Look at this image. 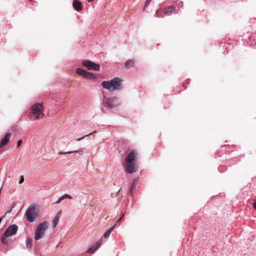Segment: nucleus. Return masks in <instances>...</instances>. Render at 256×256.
<instances>
[{
	"instance_id": "17",
	"label": "nucleus",
	"mask_w": 256,
	"mask_h": 256,
	"mask_svg": "<svg viewBox=\"0 0 256 256\" xmlns=\"http://www.w3.org/2000/svg\"><path fill=\"white\" fill-rule=\"evenodd\" d=\"M32 238H28L26 240V245L27 248L28 249H30L32 247Z\"/></svg>"
},
{
	"instance_id": "31",
	"label": "nucleus",
	"mask_w": 256,
	"mask_h": 256,
	"mask_svg": "<svg viewBox=\"0 0 256 256\" xmlns=\"http://www.w3.org/2000/svg\"><path fill=\"white\" fill-rule=\"evenodd\" d=\"M156 14L157 15L158 17H160V14H158V12H156Z\"/></svg>"
},
{
	"instance_id": "6",
	"label": "nucleus",
	"mask_w": 256,
	"mask_h": 256,
	"mask_svg": "<svg viewBox=\"0 0 256 256\" xmlns=\"http://www.w3.org/2000/svg\"><path fill=\"white\" fill-rule=\"evenodd\" d=\"M26 214L28 220L30 222H33L38 216L36 206L34 205L30 206L28 208Z\"/></svg>"
},
{
	"instance_id": "10",
	"label": "nucleus",
	"mask_w": 256,
	"mask_h": 256,
	"mask_svg": "<svg viewBox=\"0 0 256 256\" xmlns=\"http://www.w3.org/2000/svg\"><path fill=\"white\" fill-rule=\"evenodd\" d=\"M10 133H7L4 137L2 140L0 142V148L4 146L9 142L10 138Z\"/></svg>"
},
{
	"instance_id": "14",
	"label": "nucleus",
	"mask_w": 256,
	"mask_h": 256,
	"mask_svg": "<svg viewBox=\"0 0 256 256\" xmlns=\"http://www.w3.org/2000/svg\"><path fill=\"white\" fill-rule=\"evenodd\" d=\"M138 179L136 178H135L134 179L132 184L130 186V194L131 196H132V190L135 188L136 185V183L138 182Z\"/></svg>"
},
{
	"instance_id": "19",
	"label": "nucleus",
	"mask_w": 256,
	"mask_h": 256,
	"mask_svg": "<svg viewBox=\"0 0 256 256\" xmlns=\"http://www.w3.org/2000/svg\"><path fill=\"white\" fill-rule=\"evenodd\" d=\"M96 132V131H94L93 132H90V133L89 134H88L84 135V136H83L82 138H78V139L76 140H77V141H80V140H82L83 138H84L85 137L88 136H89L92 135V134H94V132Z\"/></svg>"
},
{
	"instance_id": "5",
	"label": "nucleus",
	"mask_w": 256,
	"mask_h": 256,
	"mask_svg": "<svg viewBox=\"0 0 256 256\" xmlns=\"http://www.w3.org/2000/svg\"><path fill=\"white\" fill-rule=\"evenodd\" d=\"M48 227L46 222H42L39 224L36 228L34 238L35 240H38L42 238L45 234V231Z\"/></svg>"
},
{
	"instance_id": "22",
	"label": "nucleus",
	"mask_w": 256,
	"mask_h": 256,
	"mask_svg": "<svg viewBox=\"0 0 256 256\" xmlns=\"http://www.w3.org/2000/svg\"><path fill=\"white\" fill-rule=\"evenodd\" d=\"M152 0H146L145 4H144V6L143 8V11H144L145 10V9L148 6L149 4L150 3V1Z\"/></svg>"
},
{
	"instance_id": "9",
	"label": "nucleus",
	"mask_w": 256,
	"mask_h": 256,
	"mask_svg": "<svg viewBox=\"0 0 256 256\" xmlns=\"http://www.w3.org/2000/svg\"><path fill=\"white\" fill-rule=\"evenodd\" d=\"M116 100L117 98H108L106 102V104L108 108L112 109L120 105L119 104L116 102Z\"/></svg>"
},
{
	"instance_id": "12",
	"label": "nucleus",
	"mask_w": 256,
	"mask_h": 256,
	"mask_svg": "<svg viewBox=\"0 0 256 256\" xmlns=\"http://www.w3.org/2000/svg\"><path fill=\"white\" fill-rule=\"evenodd\" d=\"M72 6L74 9L78 12L82 10V3L80 0H74Z\"/></svg>"
},
{
	"instance_id": "23",
	"label": "nucleus",
	"mask_w": 256,
	"mask_h": 256,
	"mask_svg": "<svg viewBox=\"0 0 256 256\" xmlns=\"http://www.w3.org/2000/svg\"><path fill=\"white\" fill-rule=\"evenodd\" d=\"M64 198L72 199V197L68 194H65L64 195L61 196V199H64Z\"/></svg>"
},
{
	"instance_id": "2",
	"label": "nucleus",
	"mask_w": 256,
	"mask_h": 256,
	"mask_svg": "<svg viewBox=\"0 0 256 256\" xmlns=\"http://www.w3.org/2000/svg\"><path fill=\"white\" fill-rule=\"evenodd\" d=\"M122 81L119 78H115L110 80L103 81L101 84L104 88L112 92L122 89Z\"/></svg>"
},
{
	"instance_id": "32",
	"label": "nucleus",
	"mask_w": 256,
	"mask_h": 256,
	"mask_svg": "<svg viewBox=\"0 0 256 256\" xmlns=\"http://www.w3.org/2000/svg\"><path fill=\"white\" fill-rule=\"evenodd\" d=\"M88 2H93L94 0H87Z\"/></svg>"
},
{
	"instance_id": "8",
	"label": "nucleus",
	"mask_w": 256,
	"mask_h": 256,
	"mask_svg": "<svg viewBox=\"0 0 256 256\" xmlns=\"http://www.w3.org/2000/svg\"><path fill=\"white\" fill-rule=\"evenodd\" d=\"M76 72L78 75L81 76L84 78L87 79L94 80L96 78V76L94 74L84 70L82 68H77L76 70Z\"/></svg>"
},
{
	"instance_id": "21",
	"label": "nucleus",
	"mask_w": 256,
	"mask_h": 256,
	"mask_svg": "<svg viewBox=\"0 0 256 256\" xmlns=\"http://www.w3.org/2000/svg\"><path fill=\"white\" fill-rule=\"evenodd\" d=\"M72 153H78L80 155H82L84 154V151L82 150H74L71 151Z\"/></svg>"
},
{
	"instance_id": "26",
	"label": "nucleus",
	"mask_w": 256,
	"mask_h": 256,
	"mask_svg": "<svg viewBox=\"0 0 256 256\" xmlns=\"http://www.w3.org/2000/svg\"><path fill=\"white\" fill-rule=\"evenodd\" d=\"M22 142V140H18V142H17V147L18 148L21 145Z\"/></svg>"
},
{
	"instance_id": "15",
	"label": "nucleus",
	"mask_w": 256,
	"mask_h": 256,
	"mask_svg": "<svg viewBox=\"0 0 256 256\" xmlns=\"http://www.w3.org/2000/svg\"><path fill=\"white\" fill-rule=\"evenodd\" d=\"M116 226V224H114L110 228L106 230V232L104 233V236L105 238H106L109 236L110 232L113 230Z\"/></svg>"
},
{
	"instance_id": "25",
	"label": "nucleus",
	"mask_w": 256,
	"mask_h": 256,
	"mask_svg": "<svg viewBox=\"0 0 256 256\" xmlns=\"http://www.w3.org/2000/svg\"><path fill=\"white\" fill-rule=\"evenodd\" d=\"M24 181V178L23 176H20V180L19 181V184H22Z\"/></svg>"
},
{
	"instance_id": "20",
	"label": "nucleus",
	"mask_w": 256,
	"mask_h": 256,
	"mask_svg": "<svg viewBox=\"0 0 256 256\" xmlns=\"http://www.w3.org/2000/svg\"><path fill=\"white\" fill-rule=\"evenodd\" d=\"M14 204H13L10 208L6 212H5V214H4V216L6 214H10L11 212L12 208L14 207Z\"/></svg>"
},
{
	"instance_id": "7",
	"label": "nucleus",
	"mask_w": 256,
	"mask_h": 256,
	"mask_svg": "<svg viewBox=\"0 0 256 256\" xmlns=\"http://www.w3.org/2000/svg\"><path fill=\"white\" fill-rule=\"evenodd\" d=\"M82 64L88 70L98 71L100 70V65L92 62L90 60H84Z\"/></svg>"
},
{
	"instance_id": "24",
	"label": "nucleus",
	"mask_w": 256,
	"mask_h": 256,
	"mask_svg": "<svg viewBox=\"0 0 256 256\" xmlns=\"http://www.w3.org/2000/svg\"><path fill=\"white\" fill-rule=\"evenodd\" d=\"M72 154L71 151L68 152H58V154Z\"/></svg>"
},
{
	"instance_id": "27",
	"label": "nucleus",
	"mask_w": 256,
	"mask_h": 256,
	"mask_svg": "<svg viewBox=\"0 0 256 256\" xmlns=\"http://www.w3.org/2000/svg\"><path fill=\"white\" fill-rule=\"evenodd\" d=\"M62 214V211L61 210H60L56 214V216H58V218H60V216Z\"/></svg>"
},
{
	"instance_id": "30",
	"label": "nucleus",
	"mask_w": 256,
	"mask_h": 256,
	"mask_svg": "<svg viewBox=\"0 0 256 256\" xmlns=\"http://www.w3.org/2000/svg\"><path fill=\"white\" fill-rule=\"evenodd\" d=\"M253 206H254V208L255 210H256V200H255V202H254V204Z\"/></svg>"
},
{
	"instance_id": "1",
	"label": "nucleus",
	"mask_w": 256,
	"mask_h": 256,
	"mask_svg": "<svg viewBox=\"0 0 256 256\" xmlns=\"http://www.w3.org/2000/svg\"><path fill=\"white\" fill-rule=\"evenodd\" d=\"M136 152L132 150L125 158L124 168L128 174H132L136 172L137 166L136 164Z\"/></svg>"
},
{
	"instance_id": "3",
	"label": "nucleus",
	"mask_w": 256,
	"mask_h": 256,
	"mask_svg": "<svg viewBox=\"0 0 256 256\" xmlns=\"http://www.w3.org/2000/svg\"><path fill=\"white\" fill-rule=\"evenodd\" d=\"M18 230V227L16 224L10 226L6 230L4 233L1 238V242L4 244H7L8 242V237L15 235Z\"/></svg>"
},
{
	"instance_id": "28",
	"label": "nucleus",
	"mask_w": 256,
	"mask_h": 256,
	"mask_svg": "<svg viewBox=\"0 0 256 256\" xmlns=\"http://www.w3.org/2000/svg\"><path fill=\"white\" fill-rule=\"evenodd\" d=\"M124 214H122L121 216L120 217V218L118 220L117 222H120L121 221V220H122V218L124 217Z\"/></svg>"
},
{
	"instance_id": "13",
	"label": "nucleus",
	"mask_w": 256,
	"mask_h": 256,
	"mask_svg": "<svg viewBox=\"0 0 256 256\" xmlns=\"http://www.w3.org/2000/svg\"><path fill=\"white\" fill-rule=\"evenodd\" d=\"M176 7L174 6H169L164 11V14L168 16H170L174 12L175 10Z\"/></svg>"
},
{
	"instance_id": "18",
	"label": "nucleus",
	"mask_w": 256,
	"mask_h": 256,
	"mask_svg": "<svg viewBox=\"0 0 256 256\" xmlns=\"http://www.w3.org/2000/svg\"><path fill=\"white\" fill-rule=\"evenodd\" d=\"M59 218L58 216H55L52 221V227L55 228L58 224Z\"/></svg>"
},
{
	"instance_id": "11",
	"label": "nucleus",
	"mask_w": 256,
	"mask_h": 256,
	"mask_svg": "<svg viewBox=\"0 0 256 256\" xmlns=\"http://www.w3.org/2000/svg\"><path fill=\"white\" fill-rule=\"evenodd\" d=\"M102 243V240H100L99 241L97 242L95 246H92L88 250L87 252L90 254L94 252L96 250L98 249L99 246L101 245Z\"/></svg>"
},
{
	"instance_id": "4",
	"label": "nucleus",
	"mask_w": 256,
	"mask_h": 256,
	"mask_svg": "<svg viewBox=\"0 0 256 256\" xmlns=\"http://www.w3.org/2000/svg\"><path fill=\"white\" fill-rule=\"evenodd\" d=\"M30 112L36 119H40L44 117L43 106L42 104L36 103L32 106Z\"/></svg>"
},
{
	"instance_id": "16",
	"label": "nucleus",
	"mask_w": 256,
	"mask_h": 256,
	"mask_svg": "<svg viewBox=\"0 0 256 256\" xmlns=\"http://www.w3.org/2000/svg\"><path fill=\"white\" fill-rule=\"evenodd\" d=\"M134 62L133 60H128L126 62L124 65L126 68L134 66Z\"/></svg>"
},
{
	"instance_id": "29",
	"label": "nucleus",
	"mask_w": 256,
	"mask_h": 256,
	"mask_svg": "<svg viewBox=\"0 0 256 256\" xmlns=\"http://www.w3.org/2000/svg\"><path fill=\"white\" fill-rule=\"evenodd\" d=\"M63 199H61V197L56 202V204H60L61 201Z\"/></svg>"
}]
</instances>
